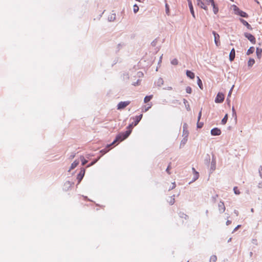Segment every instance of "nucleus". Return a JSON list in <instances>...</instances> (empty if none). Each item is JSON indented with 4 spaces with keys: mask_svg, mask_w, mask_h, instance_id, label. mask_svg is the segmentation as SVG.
I'll return each instance as SVG.
<instances>
[{
    "mask_svg": "<svg viewBox=\"0 0 262 262\" xmlns=\"http://www.w3.org/2000/svg\"><path fill=\"white\" fill-rule=\"evenodd\" d=\"M131 133V130H127L124 133H122L118 134L116 139L112 143V144L115 143L116 142H121L127 138Z\"/></svg>",
    "mask_w": 262,
    "mask_h": 262,
    "instance_id": "nucleus-1",
    "label": "nucleus"
},
{
    "mask_svg": "<svg viewBox=\"0 0 262 262\" xmlns=\"http://www.w3.org/2000/svg\"><path fill=\"white\" fill-rule=\"evenodd\" d=\"M214 0H197V5L202 9L207 10V5L211 4Z\"/></svg>",
    "mask_w": 262,
    "mask_h": 262,
    "instance_id": "nucleus-2",
    "label": "nucleus"
},
{
    "mask_svg": "<svg viewBox=\"0 0 262 262\" xmlns=\"http://www.w3.org/2000/svg\"><path fill=\"white\" fill-rule=\"evenodd\" d=\"M233 10L234 11L235 14H236L237 15H239L243 17H248V14L246 12L241 10L236 6H233Z\"/></svg>",
    "mask_w": 262,
    "mask_h": 262,
    "instance_id": "nucleus-3",
    "label": "nucleus"
},
{
    "mask_svg": "<svg viewBox=\"0 0 262 262\" xmlns=\"http://www.w3.org/2000/svg\"><path fill=\"white\" fill-rule=\"evenodd\" d=\"M244 35L252 43L255 44L256 39L253 35L249 33H245Z\"/></svg>",
    "mask_w": 262,
    "mask_h": 262,
    "instance_id": "nucleus-4",
    "label": "nucleus"
},
{
    "mask_svg": "<svg viewBox=\"0 0 262 262\" xmlns=\"http://www.w3.org/2000/svg\"><path fill=\"white\" fill-rule=\"evenodd\" d=\"M130 103V101H121L119 102L117 105V109L118 110H122L127 105H128Z\"/></svg>",
    "mask_w": 262,
    "mask_h": 262,
    "instance_id": "nucleus-5",
    "label": "nucleus"
},
{
    "mask_svg": "<svg viewBox=\"0 0 262 262\" xmlns=\"http://www.w3.org/2000/svg\"><path fill=\"white\" fill-rule=\"evenodd\" d=\"M212 33L214 35V42L217 47H219L221 45L220 39V35L216 33L215 31H213Z\"/></svg>",
    "mask_w": 262,
    "mask_h": 262,
    "instance_id": "nucleus-6",
    "label": "nucleus"
},
{
    "mask_svg": "<svg viewBox=\"0 0 262 262\" xmlns=\"http://www.w3.org/2000/svg\"><path fill=\"white\" fill-rule=\"evenodd\" d=\"M224 100V95L222 93H219L215 98V102L216 103H221Z\"/></svg>",
    "mask_w": 262,
    "mask_h": 262,
    "instance_id": "nucleus-7",
    "label": "nucleus"
},
{
    "mask_svg": "<svg viewBox=\"0 0 262 262\" xmlns=\"http://www.w3.org/2000/svg\"><path fill=\"white\" fill-rule=\"evenodd\" d=\"M85 173V169L84 168L81 169L79 174L77 176V179L79 180V182H80L84 177Z\"/></svg>",
    "mask_w": 262,
    "mask_h": 262,
    "instance_id": "nucleus-8",
    "label": "nucleus"
},
{
    "mask_svg": "<svg viewBox=\"0 0 262 262\" xmlns=\"http://www.w3.org/2000/svg\"><path fill=\"white\" fill-rule=\"evenodd\" d=\"M211 134L213 136H218L221 135V131L217 128H214L211 130Z\"/></svg>",
    "mask_w": 262,
    "mask_h": 262,
    "instance_id": "nucleus-9",
    "label": "nucleus"
},
{
    "mask_svg": "<svg viewBox=\"0 0 262 262\" xmlns=\"http://www.w3.org/2000/svg\"><path fill=\"white\" fill-rule=\"evenodd\" d=\"M219 209L220 212H224L225 210V206L224 203L223 202H220L218 205Z\"/></svg>",
    "mask_w": 262,
    "mask_h": 262,
    "instance_id": "nucleus-10",
    "label": "nucleus"
},
{
    "mask_svg": "<svg viewBox=\"0 0 262 262\" xmlns=\"http://www.w3.org/2000/svg\"><path fill=\"white\" fill-rule=\"evenodd\" d=\"M167 201L170 205H173L175 202L174 195L168 197Z\"/></svg>",
    "mask_w": 262,
    "mask_h": 262,
    "instance_id": "nucleus-11",
    "label": "nucleus"
},
{
    "mask_svg": "<svg viewBox=\"0 0 262 262\" xmlns=\"http://www.w3.org/2000/svg\"><path fill=\"white\" fill-rule=\"evenodd\" d=\"M235 52L234 48H233L231 51H230V54H229V59L231 61H233L235 58Z\"/></svg>",
    "mask_w": 262,
    "mask_h": 262,
    "instance_id": "nucleus-12",
    "label": "nucleus"
},
{
    "mask_svg": "<svg viewBox=\"0 0 262 262\" xmlns=\"http://www.w3.org/2000/svg\"><path fill=\"white\" fill-rule=\"evenodd\" d=\"M142 117V115L141 114L139 116H136V117L135 118H134V119L135 120L134 122H133L134 126H136L138 124L139 121L141 120Z\"/></svg>",
    "mask_w": 262,
    "mask_h": 262,
    "instance_id": "nucleus-13",
    "label": "nucleus"
},
{
    "mask_svg": "<svg viewBox=\"0 0 262 262\" xmlns=\"http://www.w3.org/2000/svg\"><path fill=\"white\" fill-rule=\"evenodd\" d=\"M240 21L244 26H246L248 29H252L251 25L247 21L242 18L240 19Z\"/></svg>",
    "mask_w": 262,
    "mask_h": 262,
    "instance_id": "nucleus-14",
    "label": "nucleus"
},
{
    "mask_svg": "<svg viewBox=\"0 0 262 262\" xmlns=\"http://www.w3.org/2000/svg\"><path fill=\"white\" fill-rule=\"evenodd\" d=\"M192 170L193 172V181H195L199 177V173L198 171H196L194 168H192Z\"/></svg>",
    "mask_w": 262,
    "mask_h": 262,
    "instance_id": "nucleus-15",
    "label": "nucleus"
},
{
    "mask_svg": "<svg viewBox=\"0 0 262 262\" xmlns=\"http://www.w3.org/2000/svg\"><path fill=\"white\" fill-rule=\"evenodd\" d=\"M256 55L258 59H260L262 54V49L261 48H257L256 51Z\"/></svg>",
    "mask_w": 262,
    "mask_h": 262,
    "instance_id": "nucleus-16",
    "label": "nucleus"
},
{
    "mask_svg": "<svg viewBox=\"0 0 262 262\" xmlns=\"http://www.w3.org/2000/svg\"><path fill=\"white\" fill-rule=\"evenodd\" d=\"M188 6H189L191 14L192 15L193 17H195L194 12V10L193 9V6H192L191 2L189 1L188 2Z\"/></svg>",
    "mask_w": 262,
    "mask_h": 262,
    "instance_id": "nucleus-17",
    "label": "nucleus"
},
{
    "mask_svg": "<svg viewBox=\"0 0 262 262\" xmlns=\"http://www.w3.org/2000/svg\"><path fill=\"white\" fill-rule=\"evenodd\" d=\"M213 7V11L214 14H217L219 11L218 7L215 5L214 2L213 1L211 4Z\"/></svg>",
    "mask_w": 262,
    "mask_h": 262,
    "instance_id": "nucleus-18",
    "label": "nucleus"
},
{
    "mask_svg": "<svg viewBox=\"0 0 262 262\" xmlns=\"http://www.w3.org/2000/svg\"><path fill=\"white\" fill-rule=\"evenodd\" d=\"M79 164V161L77 160H75L73 163H72L71 167L69 169V171L71 170L72 169H74Z\"/></svg>",
    "mask_w": 262,
    "mask_h": 262,
    "instance_id": "nucleus-19",
    "label": "nucleus"
},
{
    "mask_svg": "<svg viewBox=\"0 0 262 262\" xmlns=\"http://www.w3.org/2000/svg\"><path fill=\"white\" fill-rule=\"evenodd\" d=\"M187 76L191 79H194V74L190 71L187 70L186 71Z\"/></svg>",
    "mask_w": 262,
    "mask_h": 262,
    "instance_id": "nucleus-20",
    "label": "nucleus"
},
{
    "mask_svg": "<svg viewBox=\"0 0 262 262\" xmlns=\"http://www.w3.org/2000/svg\"><path fill=\"white\" fill-rule=\"evenodd\" d=\"M183 103L186 107V110L188 111H190V107L187 100L185 99H183Z\"/></svg>",
    "mask_w": 262,
    "mask_h": 262,
    "instance_id": "nucleus-21",
    "label": "nucleus"
},
{
    "mask_svg": "<svg viewBox=\"0 0 262 262\" xmlns=\"http://www.w3.org/2000/svg\"><path fill=\"white\" fill-rule=\"evenodd\" d=\"M254 48L253 47H250L247 52V55H249L254 52Z\"/></svg>",
    "mask_w": 262,
    "mask_h": 262,
    "instance_id": "nucleus-22",
    "label": "nucleus"
},
{
    "mask_svg": "<svg viewBox=\"0 0 262 262\" xmlns=\"http://www.w3.org/2000/svg\"><path fill=\"white\" fill-rule=\"evenodd\" d=\"M255 63V60L253 58H250L248 62V66L251 67Z\"/></svg>",
    "mask_w": 262,
    "mask_h": 262,
    "instance_id": "nucleus-23",
    "label": "nucleus"
},
{
    "mask_svg": "<svg viewBox=\"0 0 262 262\" xmlns=\"http://www.w3.org/2000/svg\"><path fill=\"white\" fill-rule=\"evenodd\" d=\"M152 97H153L152 95L146 96L144 99V103H147V102H149L152 99Z\"/></svg>",
    "mask_w": 262,
    "mask_h": 262,
    "instance_id": "nucleus-24",
    "label": "nucleus"
},
{
    "mask_svg": "<svg viewBox=\"0 0 262 262\" xmlns=\"http://www.w3.org/2000/svg\"><path fill=\"white\" fill-rule=\"evenodd\" d=\"M197 78H198V81H197L198 84L199 86L200 87V88L201 90H203V86L202 82L199 77H198Z\"/></svg>",
    "mask_w": 262,
    "mask_h": 262,
    "instance_id": "nucleus-25",
    "label": "nucleus"
},
{
    "mask_svg": "<svg viewBox=\"0 0 262 262\" xmlns=\"http://www.w3.org/2000/svg\"><path fill=\"white\" fill-rule=\"evenodd\" d=\"M228 120V114H226L223 119L222 120V123L223 124H225L227 123Z\"/></svg>",
    "mask_w": 262,
    "mask_h": 262,
    "instance_id": "nucleus-26",
    "label": "nucleus"
},
{
    "mask_svg": "<svg viewBox=\"0 0 262 262\" xmlns=\"http://www.w3.org/2000/svg\"><path fill=\"white\" fill-rule=\"evenodd\" d=\"M180 216L181 218L184 219L185 220H187L189 219V217L187 215L183 213H180Z\"/></svg>",
    "mask_w": 262,
    "mask_h": 262,
    "instance_id": "nucleus-27",
    "label": "nucleus"
},
{
    "mask_svg": "<svg viewBox=\"0 0 262 262\" xmlns=\"http://www.w3.org/2000/svg\"><path fill=\"white\" fill-rule=\"evenodd\" d=\"M217 257L215 255H212L210 258V262H216Z\"/></svg>",
    "mask_w": 262,
    "mask_h": 262,
    "instance_id": "nucleus-28",
    "label": "nucleus"
},
{
    "mask_svg": "<svg viewBox=\"0 0 262 262\" xmlns=\"http://www.w3.org/2000/svg\"><path fill=\"white\" fill-rule=\"evenodd\" d=\"M233 190H234V193L236 194H239L240 193H241L239 190L238 189V188L237 187H234V188H233Z\"/></svg>",
    "mask_w": 262,
    "mask_h": 262,
    "instance_id": "nucleus-29",
    "label": "nucleus"
},
{
    "mask_svg": "<svg viewBox=\"0 0 262 262\" xmlns=\"http://www.w3.org/2000/svg\"><path fill=\"white\" fill-rule=\"evenodd\" d=\"M171 63L173 65H177L178 64V61L176 58H174L171 60Z\"/></svg>",
    "mask_w": 262,
    "mask_h": 262,
    "instance_id": "nucleus-30",
    "label": "nucleus"
},
{
    "mask_svg": "<svg viewBox=\"0 0 262 262\" xmlns=\"http://www.w3.org/2000/svg\"><path fill=\"white\" fill-rule=\"evenodd\" d=\"M186 91L188 94H191L192 92V89L190 86H187L186 88Z\"/></svg>",
    "mask_w": 262,
    "mask_h": 262,
    "instance_id": "nucleus-31",
    "label": "nucleus"
},
{
    "mask_svg": "<svg viewBox=\"0 0 262 262\" xmlns=\"http://www.w3.org/2000/svg\"><path fill=\"white\" fill-rule=\"evenodd\" d=\"M139 11V7L137 5L134 6V12L137 13Z\"/></svg>",
    "mask_w": 262,
    "mask_h": 262,
    "instance_id": "nucleus-32",
    "label": "nucleus"
},
{
    "mask_svg": "<svg viewBox=\"0 0 262 262\" xmlns=\"http://www.w3.org/2000/svg\"><path fill=\"white\" fill-rule=\"evenodd\" d=\"M80 158H81V161H82V164L83 165H84L87 163V161L84 159L83 157H81Z\"/></svg>",
    "mask_w": 262,
    "mask_h": 262,
    "instance_id": "nucleus-33",
    "label": "nucleus"
},
{
    "mask_svg": "<svg viewBox=\"0 0 262 262\" xmlns=\"http://www.w3.org/2000/svg\"><path fill=\"white\" fill-rule=\"evenodd\" d=\"M165 7H166V13L167 15H169V9L168 5L166 4Z\"/></svg>",
    "mask_w": 262,
    "mask_h": 262,
    "instance_id": "nucleus-34",
    "label": "nucleus"
},
{
    "mask_svg": "<svg viewBox=\"0 0 262 262\" xmlns=\"http://www.w3.org/2000/svg\"><path fill=\"white\" fill-rule=\"evenodd\" d=\"M175 187H176V184H175V182H173L171 184V186H170L169 187H168V189L169 190L172 189Z\"/></svg>",
    "mask_w": 262,
    "mask_h": 262,
    "instance_id": "nucleus-35",
    "label": "nucleus"
},
{
    "mask_svg": "<svg viewBox=\"0 0 262 262\" xmlns=\"http://www.w3.org/2000/svg\"><path fill=\"white\" fill-rule=\"evenodd\" d=\"M170 169H171V166H170V163L169 164V165L168 166L167 168H166V171H167V172L168 174L170 173V172H169V170H170Z\"/></svg>",
    "mask_w": 262,
    "mask_h": 262,
    "instance_id": "nucleus-36",
    "label": "nucleus"
},
{
    "mask_svg": "<svg viewBox=\"0 0 262 262\" xmlns=\"http://www.w3.org/2000/svg\"><path fill=\"white\" fill-rule=\"evenodd\" d=\"M202 108H201V111H200L199 112V116H198V122L199 121V120H200V118L201 117V116H202Z\"/></svg>",
    "mask_w": 262,
    "mask_h": 262,
    "instance_id": "nucleus-37",
    "label": "nucleus"
},
{
    "mask_svg": "<svg viewBox=\"0 0 262 262\" xmlns=\"http://www.w3.org/2000/svg\"><path fill=\"white\" fill-rule=\"evenodd\" d=\"M234 87V85L232 86V88L231 89V90H230L229 92V94H228V96H230L231 94V93L232 92V90H233V88Z\"/></svg>",
    "mask_w": 262,
    "mask_h": 262,
    "instance_id": "nucleus-38",
    "label": "nucleus"
},
{
    "mask_svg": "<svg viewBox=\"0 0 262 262\" xmlns=\"http://www.w3.org/2000/svg\"><path fill=\"white\" fill-rule=\"evenodd\" d=\"M259 172L261 178H262V168L261 167H260V168L259 169Z\"/></svg>",
    "mask_w": 262,
    "mask_h": 262,
    "instance_id": "nucleus-39",
    "label": "nucleus"
},
{
    "mask_svg": "<svg viewBox=\"0 0 262 262\" xmlns=\"http://www.w3.org/2000/svg\"><path fill=\"white\" fill-rule=\"evenodd\" d=\"M232 110L233 114H234L235 115H236V112H235L234 107H232Z\"/></svg>",
    "mask_w": 262,
    "mask_h": 262,
    "instance_id": "nucleus-40",
    "label": "nucleus"
},
{
    "mask_svg": "<svg viewBox=\"0 0 262 262\" xmlns=\"http://www.w3.org/2000/svg\"><path fill=\"white\" fill-rule=\"evenodd\" d=\"M133 126H134V123L133 122L131 124H130V125L128 126V128H132L133 127Z\"/></svg>",
    "mask_w": 262,
    "mask_h": 262,
    "instance_id": "nucleus-41",
    "label": "nucleus"
},
{
    "mask_svg": "<svg viewBox=\"0 0 262 262\" xmlns=\"http://www.w3.org/2000/svg\"><path fill=\"white\" fill-rule=\"evenodd\" d=\"M231 223V221L228 220V221L226 222V225H230Z\"/></svg>",
    "mask_w": 262,
    "mask_h": 262,
    "instance_id": "nucleus-42",
    "label": "nucleus"
},
{
    "mask_svg": "<svg viewBox=\"0 0 262 262\" xmlns=\"http://www.w3.org/2000/svg\"><path fill=\"white\" fill-rule=\"evenodd\" d=\"M241 227V225H238L234 230V231H236L237 229H238Z\"/></svg>",
    "mask_w": 262,
    "mask_h": 262,
    "instance_id": "nucleus-43",
    "label": "nucleus"
},
{
    "mask_svg": "<svg viewBox=\"0 0 262 262\" xmlns=\"http://www.w3.org/2000/svg\"><path fill=\"white\" fill-rule=\"evenodd\" d=\"M202 124L201 125V124H199V123H198V127H199V128H201L202 127Z\"/></svg>",
    "mask_w": 262,
    "mask_h": 262,
    "instance_id": "nucleus-44",
    "label": "nucleus"
},
{
    "mask_svg": "<svg viewBox=\"0 0 262 262\" xmlns=\"http://www.w3.org/2000/svg\"><path fill=\"white\" fill-rule=\"evenodd\" d=\"M74 157H75V155H72V156H71V158L73 159L74 158Z\"/></svg>",
    "mask_w": 262,
    "mask_h": 262,
    "instance_id": "nucleus-45",
    "label": "nucleus"
},
{
    "mask_svg": "<svg viewBox=\"0 0 262 262\" xmlns=\"http://www.w3.org/2000/svg\"><path fill=\"white\" fill-rule=\"evenodd\" d=\"M234 212L237 215H238V212L237 211L235 210Z\"/></svg>",
    "mask_w": 262,
    "mask_h": 262,
    "instance_id": "nucleus-46",
    "label": "nucleus"
},
{
    "mask_svg": "<svg viewBox=\"0 0 262 262\" xmlns=\"http://www.w3.org/2000/svg\"><path fill=\"white\" fill-rule=\"evenodd\" d=\"M137 1H138L139 2H143V0H136Z\"/></svg>",
    "mask_w": 262,
    "mask_h": 262,
    "instance_id": "nucleus-47",
    "label": "nucleus"
},
{
    "mask_svg": "<svg viewBox=\"0 0 262 262\" xmlns=\"http://www.w3.org/2000/svg\"><path fill=\"white\" fill-rule=\"evenodd\" d=\"M168 89L169 90H172V88L171 87H169Z\"/></svg>",
    "mask_w": 262,
    "mask_h": 262,
    "instance_id": "nucleus-48",
    "label": "nucleus"
},
{
    "mask_svg": "<svg viewBox=\"0 0 262 262\" xmlns=\"http://www.w3.org/2000/svg\"><path fill=\"white\" fill-rule=\"evenodd\" d=\"M139 83H140V81H139V80H138V81H137V84H139Z\"/></svg>",
    "mask_w": 262,
    "mask_h": 262,
    "instance_id": "nucleus-49",
    "label": "nucleus"
}]
</instances>
